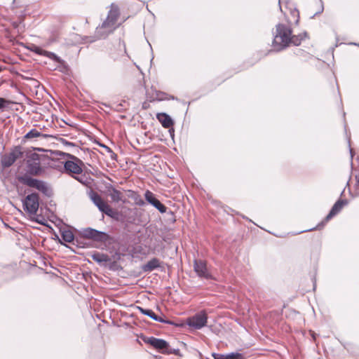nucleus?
I'll return each mask as SVG.
<instances>
[{"instance_id":"obj_34","label":"nucleus","mask_w":359,"mask_h":359,"mask_svg":"<svg viewBox=\"0 0 359 359\" xmlns=\"http://www.w3.org/2000/svg\"><path fill=\"white\" fill-rule=\"evenodd\" d=\"M323 11V4L321 5V8L319 11L316 12L313 16L312 18H313L315 15L319 14V13H321Z\"/></svg>"},{"instance_id":"obj_44","label":"nucleus","mask_w":359,"mask_h":359,"mask_svg":"<svg viewBox=\"0 0 359 359\" xmlns=\"http://www.w3.org/2000/svg\"><path fill=\"white\" fill-rule=\"evenodd\" d=\"M348 147H351V144H350V140H348Z\"/></svg>"},{"instance_id":"obj_16","label":"nucleus","mask_w":359,"mask_h":359,"mask_svg":"<svg viewBox=\"0 0 359 359\" xmlns=\"http://www.w3.org/2000/svg\"><path fill=\"white\" fill-rule=\"evenodd\" d=\"M156 118L165 128H170L174 125L173 120L166 113H158Z\"/></svg>"},{"instance_id":"obj_37","label":"nucleus","mask_w":359,"mask_h":359,"mask_svg":"<svg viewBox=\"0 0 359 359\" xmlns=\"http://www.w3.org/2000/svg\"><path fill=\"white\" fill-rule=\"evenodd\" d=\"M351 45H354V46H358L359 47V43H350Z\"/></svg>"},{"instance_id":"obj_33","label":"nucleus","mask_w":359,"mask_h":359,"mask_svg":"<svg viewBox=\"0 0 359 359\" xmlns=\"http://www.w3.org/2000/svg\"><path fill=\"white\" fill-rule=\"evenodd\" d=\"M32 81L34 83V88H39V83L37 81L32 80Z\"/></svg>"},{"instance_id":"obj_3","label":"nucleus","mask_w":359,"mask_h":359,"mask_svg":"<svg viewBox=\"0 0 359 359\" xmlns=\"http://www.w3.org/2000/svg\"><path fill=\"white\" fill-rule=\"evenodd\" d=\"M18 181L29 187L35 188L46 196H50V189L48 184L40 180L33 178L29 175H22L18 177Z\"/></svg>"},{"instance_id":"obj_38","label":"nucleus","mask_w":359,"mask_h":359,"mask_svg":"<svg viewBox=\"0 0 359 359\" xmlns=\"http://www.w3.org/2000/svg\"><path fill=\"white\" fill-rule=\"evenodd\" d=\"M228 209H229V210L230 212H234V210H233V209H231V208H229V207H228Z\"/></svg>"},{"instance_id":"obj_32","label":"nucleus","mask_w":359,"mask_h":359,"mask_svg":"<svg viewBox=\"0 0 359 359\" xmlns=\"http://www.w3.org/2000/svg\"><path fill=\"white\" fill-rule=\"evenodd\" d=\"M171 349H172V352H169L168 354L174 353L175 355H177L180 351L179 349H175V348H171Z\"/></svg>"},{"instance_id":"obj_1","label":"nucleus","mask_w":359,"mask_h":359,"mask_svg":"<svg viewBox=\"0 0 359 359\" xmlns=\"http://www.w3.org/2000/svg\"><path fill=\"white\" fill-rule=\"evenodd\" d=\"M275 29L271 46L275 51L279 52L291 45L292 29L283 23H278Z\"/></svg>"},{"instance_id":"obj_36","label":"nucleus","mask_w":359,"mask_h":359,"mask_svg":"<svg viewBox=\"0 0 359 359\" xmlns=\"http://www.w3.org/2000/svg\"><path fill=\"white\" fill-rule=\"evenodd\" d=\"M349 151H350L351 157V158H353V149L351 147L349 148Z\"/></svg>"},{"instance_id":"obj_29","label":"nucleus","mask_w":359,"mask_h":359,"mask_svg":"<svg viewBox=\"0 0 359 359\" xmlns=\"http://www.w3.org/2000/svg\"><path fill=\"white\" fill-rule=\"evenodd\" d=\"M134 200L135 201V203L140 206H142L145 204L144 201L142 199V198L136 194V196L134 197Z\"/></svg>"},{"instance_id":"obj_47","label":"nucleus","mask_w":359,"mask_h":359,"mask_svg":"<svg viewBox=\"0 0 359 359\" xmlns=\"http://www.w3.org/2000/svg\"><path fill=\"white\" fill-rule=\"evenodd\" d=\"M346 348L347 349V351H350V349L347 347H346Z\"/></svg>"},{"instance_id":"obj_23","label":"nucleus","mask_w":359,"mask_h":359,"mask_svg":"<svg viewBox=\"0 0 359 359\" xmlns=\"http://www.w3.org/2000/svg\"><path fill=\"white\" fill-rule=\"evenodd\" d=\"M307 32H304L302 33H300L297 35H294L292 34V39H291V44L298 46L301 44L302 41L307 37Z\"/></svg>"},{"instance_id":"obj_2","label":"nucleus","mask_w":359,"mask_h":359,"mask_svg":"<svg viewBox=\"0 0 359 359\" xmlns=\"http://www.w3.org/2000/svg\"><path fill=\"white\" fill-rule=\"evenodd\" d=\"M41 156L36 153H32L25 160V174L29 176H42L45 173V168L41 164Z\"/></svg>"},{"instance_id":"obj_20","label":"nucleus","mask_w":359,"mask_h":359,"mask_svg":"<svg viewBox=\"0 0 359 359\" xmlns=\"http://www.w3.org/2000/svg\"><path fill=\"white\" fill-rule=\"evenodd\" d=\"M203 338L205 337L204 334H206L210 335V333L215 332V328L211 324H209L208 318L207 316V313L205 310H203Z\"/></svg>"},{"instance_id":"obj_10","label":"nucleus","mask_w":359,"mask_h":359,"mask_svg":"<svg viewBox=\"0 0 359 359\" xmlns=\"http://www.w3.org/2000/svg\"><path fill=\"white\" fill-rule=\"evenodd\" d=\"M145 341L160 351L162 353L165 354L172 352V349L168 343L164 339L151 337Z\"/></svg>"},{"instance_id":"obj_31","label":"nucleus","mask_w":359,"mask_h":359,"mask_svg":"<svg viewBox=\"0 0 359 359\" xmlns=\"http://www.w3.org/2000/svg\"><path fill=\"white\" fill-rule=\"evenodd\" d=\"M312 281L313 284V290H315L316 288V274L313 276L312 277Z\"/></svg>"},{"instance_id":"obj_8","label":"nucleus","mask_w":359,"mask_h":359,"mask_svg":"<svg viewBox=\"0 0 359 359\" xmlns=\"http://www.w3.org/2000/svg\"><path fill=\"white\" fill-rule=\"evenodd\" d=\"M348 201L347 199H338L332 205L331 208L330 212L327 215V216L325 217V219L317 225V228L320 229V226H324V225L330 221L331 219H332L334 216H336L337 214H339L342 208L348 205Z\"/></svg>"},{"instance_id":"obj_19","label":"nucleus","mask_w":359,"mask_h":359,"mask_svg":"<svg viewBox=\"0 0 359 359\" xmlns=\"http://www.w3.org/2000/svg\"><path fill=\"white\" fill-rule=\"evenodd\" d=\"M91 258L99 264H106L110 261V258L107 255L95 252L91 255Z\"/></svg>"},{"instance_id":"obj_27","label":"nucleus","mask_w":359,"mask_h":359,"mask_svg":"<svg viewBox=\"0 0 359 359\" xmlns=\"http://www.w3.org/2000/svg\"><path fill=\"white\" fill-rule=\"evenodd\" d=\"M40 136H41V133L40 132L36 129H32L25 135V137L27 139H32Z\"/></svg>"},{"instance_id":"obj_42","label":"nucleus","mask_w":359,"mask_h":359,"mask_svg":"<svg viewBox=\"0 0 359 359\" xmlns=\"http://www.w3.org/2000/svg\"><path fill=\"white\" fill-rule=\"evenodd\" d=\"M298 22H299V18H297V20H296L295 23H296V24H297V23H298Z\"/></svg>"},{"instance_id":"obj_48","label":"nucleus","mask_w":359,"mask_h":359,"mask_svg":"<svg viewBox=\"0 0 359 359\" xmlns=\"http://www.w3.org/2000/svg\"><path fill=\"white\" fill-rule=\"evenodd\" d=\"M206 359H209V358H207Z\"/></svg>"},{"instance_id":"obj_17","label":"nucleus","mask_w":359,"mask_h":359,"mask_svg":"<svg viewBox=\"0 0 359 359\" xmlns=\"http://www.w3.org/2000/svg\"><path fill=\"white\" fill-rule=\"evenodd\" d=\"M109 196H110L112 201L118 203L123 201V194L119 190H117L112 185H109L107 187Z\"/></svg>"},{"instance_id":"obj_9","label":"nucleus","mask_w":359,"mask_h":359,"mask_svg":"<svg viewBox=\"0 0 359 359\" xmlns=\"http://www.w3.org/2000/svg\"><path fill=\"white\" fill-rule=\"evenodd\" d=\"M83 236L86 238L93 239L97 242H106L109 238L107 233L91 228L84 229Z\"/></svg>"},{"instance_id":"obj_6","label":"nucleus","mask_w":359,"mask_h":359,"mask_svg":"<svg viewBox=\"0 0 359 359\" xmlns=\"http://www.w3.org/2000/svg\"><path fill=\"white\" fill-rule=\"evenodd\" d=\"M39 196L36 193L27 195L23 200V208L25 211L31 214H36L39 206Z\"/></svg>"},{"instance_id":"obj_12","label":"nucleus","mask_w":359,"mask_h":359,"mask_svg":"<svg viewBox=\"0 0 359 359\" xmlns=\"http://www.w3.org/2000/svg\"><path fill=\"white\" fill-rule=\"evenodd\" d=\"M144 198L149 204L155 207L161 213L166 212L167 208L155 197L151 191H146Z\"/></svg>"},{"instance_id":"obj_39","label":"nucleus","mask_w":359,"mask_h":359,"mask_svg":"<svg viewBox=\"0 0 359 359\" xmlns=\"http://www.w3.org/2000/svg\"><path fill=\"white\" fill-rule=\"evenodd\" d=\"M355 178H356V180H358V182H359V175H358H358H356V176H355Z\"/></svg>"},{"instance_id":"obj_25","label":"nucleus","mask_w":359,"mask_h":359,"mask_svg":"<svg viewBox=\"0 0 359 359\" xmlns=\"http://www.w3.org/2000/svg\"><path fill=\"white\" fill-rule=\"evenodd\" d=\"M203 280H215L214 275L208 271L206 262L203 260Z\"/></svg>"},{"instance_id":"obj_11","label":"nucleus","mask_w":359,"mask_h":359,"mask_svg":"<svg viewBox=\"0 0 359 359\" xmlns=\"http://www.w3.org/2000/svg\"><path fill=\"white\" fill-rule=\"evenodd\" d=\"M22 152L20 148H15L11 152L4 155L1 159V164L4 168H8L11 166L17 159L21 158Z\"/></svg>"},{"instance_id":"obj_28","label":"nucleus","mask_w":359,"mask_h":359,"mask_svg":"<svg viewBox=\"0 0 359 359\" xmlns=\"http://www.w3.org/2000/svg\"><path fill=\"white\" fill-rule=\"evenodd\" d=\"M194 269L198 276H202V266L197 261H195Z\"/></svg>"},{"instance_id":"obj_35","label":"nucleus","mask_w":359,"mask_h":359,"mask_svg":"<svg viewBox=\"0 0 359 359\" xmlns=\"http://www.w3.org/2000/svg\"><path fill=\"white\" fill-rule=\"evenodd\" d=\"M322 227H323L322 226H320V229H320ZM316 229H318L317 228V226H316V227H315V228L311 229H309V230H305L304 231H311V230H316ZM303 231H301V233H303Z\"/></svg>"},{"instance_id":"obj_45","label":"nucleus","mask_w":359,"mask_h":359,"mask_svg":"<svg viewBox=\"0 0 359 359\" xmlns=\"http://www.w3.org/2000/svg\"><path fill=\"white\" fill-rule=\"evenodd\" d=\"M224 212H226L228 214H229L230 212L229 211H227L226 210H224Z\"/></svg>"},{"instance_id":"obj_13","label":"nucleus","mask_w":359,"mask_h":359,"mask_svg":"<svg viewBox=\"0 0 359 359\" xmlns=\"http://www.w3.org/2000/svg\"><path fill=\"white\" fill-rule=\"evenodd\" d=\"M190 330L194 331L202 328V311L197 313L186 320Z\"/></svg>"},{"instance_id":"obj_7","label":"nucleus","mask_w":359,"mask_h":359,"mask_svg":"<svg viewBox=\"0 0 359 359\" xmlns=\"http://www.w3.org/2000/svg\"><path fill=\"white\" fill-rule=\"evenodd\" d=\"M67 155L69 157V160L66 161L64 164L66 171L72 174H81L83 172V161L72 154Z\"/></svg>"},{"instance_id":"obj_5","label":"nucleus","mask_w":359,"mask_h":359,"mask_svg":"<svg viewBox=\"0 0 359 359\" xmlns=\"http://www.w3.org/2000/svg\"><path fill=\"white\" fill-rule=\"evenodd\" d=\"M89 196L93 203L97 207L100 211L104 213L107 216L115 218L117 212L111 208L107 203H105L102 197L95 191H91Z\"/></svg>"},{"instance_id":"obj_24","label":"nucleus","mask_w":359,"mask_h":359,"mask_svg":"<svg viewBox=\"0 0 359 359\" xmlns=\"http://www.w3.org/2000/svg\"><path fill=\"white\" fill-rule=\"evenodd\" d=\"M61 236L64 241L71 243L74 241V236L70 230H64L61 232Z\"/></svg>"},{"instance_id":"obj_18","label":"nucleus","mask_w":359,"mask_h":359,"mask_svg":"<svg viewBox=\"0 0 359 359\" xmlns=\"http://www.w3.org/2000/svg\"><path fill=\"white\" fill-rule=\"evenodd\" d=\"M139 309L142 313L150 317L151 318L157 322L170 323L169 321H166L163 320L162 317L156 315L155 313L151 309H145L141 307H139Z\"/></svg>"},{"instance_id":"obj_15","label":"nucleus","mask_w":359,"mask_h":359,"mask_svg":"<svg viewBox=\"0 0 359 359\" xmlns=\"http://www.w3.org/2000/svg\"><path fill=\"white\" fill-rule=\"evenodd\" d=\"M214 359H245L243 353L239 352H231L225 354L212 353Z\"/></svg>"},{"instance_id":"obj_46","label":"nucleus","mask_w":359,"mask_h":359,"mask_svg":"<svg viewBox=\"0 0 359 359\" xmlns=\"http://www.w3.org/2000/svg\"><path fill=\"white\" fill-rule=\"evenodd\" d=\"M296 13H297V15H299V12L297 10L295 11Z\"/></svg>"},{"instance_id":"obj_21","label":"nucleus","mask_w":359,"mask_h":359,"mask_svg":"<svg viewBox=\"0 0 359 359\" xmlns=\"http://www.w3.org/2000/svg\"><path fill=\"white\" fill-rule=\"evenodd\" d=\"M160 266V261L157 258H153L142 266L144 271H152Z\"/></svg>"},{"instance_id":"obj_26","label":"nucleus","mask_w":359,"mask_h":359,"mask_svg":"<svg viewBox=\"0 0 359 359\" xmlns=\"http://www.w3.org/2000/svg\"><path fill=\"white\" fill-rule=\"evenodd\" d=\"M13 104H14V102L0 97V109L4 110L6 109L10 108L11 105Z\"/></svg>"},{"instance_id":"obj_4","label":"nucleus","mask_w":359,"mask_h":359,"mask_svg":"<svg viewBox=\"0 0 359 359\" xmlns=\"http://www.w3.org/2000/svg\"><path fill=\"white\" fill-rule=\"evenodd\" d=\"M119 16V10L117 6L111 5L107 19L103 22L102 26L97 29V32L104 29L105 34L111 32L116 27V23Z\"/></svg>"},{"instance_id":"obj_14","label":"nucleus","mask_w":359,"mask_h":359,"mask_svg":"<svg viewBox=\"0 0 359 359\" xmlns=\"http://www.w3.org/2000/svg\"><path fill=\"white\" fill-rule=\"evenodd\" d=\"M30 50L38 55L46 56L57 63L63 64L64 62V61L60 57L57 56L55 53L43 50L39 46L33 45L30 48Z\"/></svg>"},{"instance_id":"obj_22","label":"nucleus","mask_w":359,"mask_h":359,"mask_svg":"<svg viewBox=\"0 0 359 359\" xmlns=\"http://www.w3.org/2000/svg\"><path fill=\"white\" fill-rule=\"evenodd\" d=\"M175 97L173 95H168L166 93H164L163 91H156V97H153L150 100V102L154 101H165V100H175Z\"/></svg>"},{"instance_id":"obj_43","label":"nucleus","mask_w":359,"mask_h":359,"mask_svg":"<svg viewBox=\"0 0 359 359\" xmlns=\"http://www.w3.org/2000/svg\"><path fill=\"white\" fill-rule=\"evenodd\" d=\"M243 218L246 219H249L248 217H245V216H243Z\"/></svg>"},{"instance_id":"obj_40","label":"nucleus","mask_w":359,"mask_h":359,"mask_svg":"<svg viewBox=\"0 0 359 359\" xmlns=\"http://www.w3.org/2000/svg\"><path fill=\"white\" fill-rule=\"evenodd\" d=\"M146 107H147V105H145V103H144V104H143V108H144V109H146Z\"/></svg>"},{"instance_id":"obj_41","label":"nucleus","mask_w":359,"mask_h":359,"mask_svg":"<svg viewBox=\"0 0 359 359\" xmlns=\"http://www.w3.org/2000/svg\"><path fill=\"white\" fill-rule=\"evenodd\" d=\"M351 353H352V354H354V355H355V354H357V353H356V352H355V351H351Z\"/></svg>"},{"instance_id":"obj_30","label":"nucleus","mask_w":359,"mask_h":359,"mask_svg":"<svg viewBox=\"0 0 359 359\" xmlns=\"http://www.w3.org/2000/svg\"><path fill=\"white\" fill-rule=\"evenodd\" d=\"M346 113L343 111V118H344V130L346 133H347V123L345 118Z\"/></svg>"}]
</instances>
